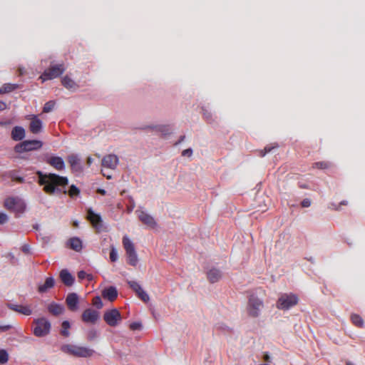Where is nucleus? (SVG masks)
I'll use <instances>...</instances> for the list:
<instances>
[{
	"mask_svg": "<svg viewBox=\"0 0 365 365\" xmlns=\"http://www.w3.org/2000/svg\"><path fill=\"white\" fill-rule=\"evenodd\" d=\"M38 182L43 185V190L48 195L66 194V187L68 185V179L64 176H60L55 173H43L37 171Z\"/></svg>",
	"mask_w": 365,
	"mask_h": 365,
	"instance_id": "f257e3e1",
	"label": "nucleus"
},
{
	"mask_svg": "<svg viewBox=\"0 0 365 365\" xmlns=\"http://www.w3.org/2000/svg\"><path fill=\"white\" fill-rule=\"evenodd\" d=\"M61 351L76 357L83 358L91 357L95 352L94 350L90 348L73 344H66L62 346Z\"/></svg>",
	"mask_w": 365,
	"mask_h": 365,
	"instance_id": "f03ea898",
	"label": "nucleus"
},
{
	"mask_svg": "<svg viewBox=\"0 0 365 365\" xmlns=\"http://www.w3.org/2000/svg\"><path fill=\"white\" fill-rule=\"evenodd\" d=\"M34 334L37 337H43L49 334L51 325L50 322L45 317L34 320Z\"/></svg>",
	"mask_w": 365,
	"mask_h": 365,
	"instance_id": "7ed1b4c3",
	"label": "nucleus"
},
{
	"mask_svg": "<svg viewBox=\"0 0 365 365\" xmlns=\"http://www.w3.org/2000/svg\"><path fill=\"white\" fill-rule=\"evenodd\" d=\"M122 242L127 255L128 263L133 267H135L138 264V258L134 244L127 236L123 237Z\"/></svg>",
	"mask_w": 365,
	"mask_h": 365,
	"instance_id": "20e7f679",
	"label": "nucleus"
},
{
	"mask_svg": "<svg viewBox=\"0 0 365 365\" xmlns=\"http://www.w3.org/2000/svg\"><path fill=\"white\" fill-rule=\"evenodd\" d=\"M299 302L297 295L294 294H282L276 304L277 308L282 310H288L297 305Z\"/></svg>",
	"mask_w": 365,
	"mask_h": 365,
	"instance_id": "39448f33",
	"label": "nucleus"
},
{
	"mask_svg": "<svg viewBox=\"0 0 365 365\" xmlns=\"http://www.w3.org/2000/svg\"><path fill=\"white\" fill-rule=\"evenodd\" d=\"M43 146V143L38 140H24L14 147V151L17 153L33 151L40 149Z\"/></svg>",
	"mask_w": 365,
	"mask_h": 365,
	"instance_id": "423d86ee",
	"label": "nucleus"
},
{
	"mask_svg": "<svg viewBox=\"0 0 365 365\" xmlns=\"http://www.w3.org/2000/svg\"><path fill=\"white\" fill-rule=\"evenodd\" d=\"M264 307L262 299L255 295H251L248 300L247 313L252 317H257Z\"/></svg>",
	"mask_w": 365,
	"mask_h": 365,
	"instance_id": "0eeeda50",
	"label": "nucleus"
},
{
	"mask_svg": "<svg viewBox=\"0 0 365 365\" xmlns=\"http://www.w3.org/2000/svg\"><path fill=\"white\" fill-rule=\"evenodd\" d=\"M103 319L110 327H116L122 320L120 312L117 309H112L105 312Z\"/></svg>",
	"mask_w": 365,
	"mask_h": 365,
	"instance_id": "6e6552de",
	"label": "nucleus"
},
{
	"mask_svg": "<svg viewBox=\"0 0 365 365\" xmlns=\"http://www.w3.org/2000/svg\"><path fill=\"white\" fill-rule=\"evenodd\" d=\"M64 71L65 68L63 64L52 66L43 72L41 76V78L43 81L53 79L60 76Z\"/></svg>",
	"mask_w": 365,
	"mask_h": 365,
	"instance_id": "1a4fd4ad",
	"label": "nucleus"
},
{
	"mask_svg": "<svg viewBox=\"0 0 365 365\" xmlns=\"http://www.w3.org/2000/svg\"><path fill=\"white\" fill-rule=\"evenodd\" d=\"M26 119L30 121L29 131L33 134H38L43 130V122L38 115L31 114L26 115Z\"/></svg>",
	"mask_w": 365,
	"mask_h": 365,
	"instance_id": "9d476101",
	"label": "nucleus"
},
{
	"mask_svg": "<svg viewBox=\"0 0 365 365\" xmlns=\"http://www.w3.org/2000/svg\"><path fill=\"white\" fill-rule=\"evenodd\" d=\"M99 312L93 309L88 308L83 311L81 320L86 324H95L99 319Z\"/></svg>",
	"mask_w": 365,
	"mask_h": 365,
	"instance_id": "9b49d317",
	"label": "nucleus"
},
{
	"mask_svg": "<svg viewBox=\"0 0 365 365\" xmlns=\"http://www.w3.org/2000/svg\"><path fill=\"white\" fill-rule=\"evenodd\" d=\"M87 217L96 232H100L102 231L103 221L99 215L95 213L91 209H88Z\"/></svg>",
	"mask_w": 365,
	"mask_h": 365,
	"instance_id": "f8f14e48",
	"label": "nucleus"
},
{
	"mask_svg": "<svg viewBox=\"0 0 365 365\" xmlns=\"http://www.w3.org/2000/svg\"><path fill=\"white\" fill-rule=\"evenodd\" d=\"M139 220L145 225L150 228H155L157 226V223L155 219L148 213L143 210H136Z\"/></svg>",
	"mask_w": 365,
	"mask_h": 365,
	"instance_id": "ddd939ff",
	"label": "nucleus"
},
{
	"mask_svg": "<svg viewBox=\"0 0 365 365\" xmlns=\"http://www.w3.org/2000/svg\"><path fill=\"white\" fill-rule=\"evenodd\" d=\"M4 206L8 210H14L17 212H23L25 207L24 202L14 197H9L4 202Z\"/></svg>",
	"mask_w": 365,
	"mask_h": 365,
	"instance_id": "4468645a",
	"label": "nucleus"
},
{
	"mask_svg": "<svg viewBox=\"0 0 365 365\" xmlns=\"http://www.w3.org/2000/svg\"><path fill=\"white\" fill-rule=\"evenodd\" d=\"M119 159L114 154H108L105 155L101 160V165L103 168L115 170L118 165Z\"/></svg>",
	"mask_w": 365,
	"mask_h": 365,
	"instance_id": "2eb2a0df",
	"label": "nucleus"
},
{
	"mask_svg": "<svg viewBox=\"0 0 365 365\" xmlns=\"http://www.w3.org/2000/svg\"><path fill=\"white\" fill-rule=\"evenodd\" d=\"M66 303L68 309L76 312L78 309L79 298L76 293H69L66 298Z\"/></svg>",
	"mask_w": 365,
	"mask_h": 365,
	"instance_id": "dca6fc26",
	"label": "nucleus"
},
{
	"mask_svg": "<svg viewBox=\"0 0 365 365\" xmlns=\"http://www.w3.org/2000/svg\"><path fill=\"white\" fill-rule=\"evenodd\" d=\"M59 277L61 282L67 287L72 286L75 281L73 276L67 269H62L60 272Z\"/></svg>",
	"mask_w": 365,
	"mask_h": 365,
	"instance_id": "f3484780",
	"label": "nucleus"
},
{
	"mask_svg": "<svg viewBox=\"0 0 365 365\" xmlns=\"http://www.w3.org/2000/svg\"><path fill=\"white\" fill-rule=\"evenodd\" d=\"M102 297L104 299L113 302L118 297V291L115 287L110 286L102 291Z\"/></svg>",
	"mask_w": 365,
	"mask_h": 365,
	"instance_id": "a211bd4d",
	"label": "nucleus"
},
{
	"mask_svg": "<svg viewBox=\"0 0 365 365\" xmlns=\"http://www.w3.org/2000/svg\"><path fill=\"white\" fill-rule=\"evenodd\" d=\"M8 307L13 311L21 313L26 316H29L32 314V310L29 306L8 304Z\"/></svg>",
	"mask_w": 365,
	"mask_h": 365,
	"instance_id": "6ab92c4d",
	"label": "nucleus"
},
{
	"mask_svg": "<svg viewBox=\"0 0 365 365\" xmlns=\"http://www.w3.org/2000/svg\"><path fill=\"white\" fill-rule=\"evenodd\" d=\"M47 163L58 170H62L65 168L64 161L61 157H51L49 159H48Z\"/></svg>",
	"mask_w": 365,
	"mask_h": 365,
	"instance_id": "aec40b11",
	"label": "nucleus"
},
{
	"mask_svg": "<svg viewBox=\"0 0 365 365\" xmlns=\"http://www.w3.org/2000/svg\"><path fill=\"white\" fill-rule=\"evenodd\" d=\"M11 138L15 141H19L25 138V130L23 127L15 126L11 130Z\"/></svg>",
	"mask_w": 365,
	"mask_h": 365,
	"instance_id": "412c9836",
	"label": "nucleus"
},
{
	"mask_svg": "<svg viewBox=\"0 0 365 365\" xmlns=\"http://www.w3.org/2000/svg\"><path fill=\"white\" fill-rule=\"evenodd\" d=\"M55 280L52 277H47L45 280V282L43 284H41L38 287V292L39 293H45L49 289H51L54 287Z\"/></svg>",
	"mask_w": 365,
	"mask_h": 365,
	"instance_id": "4be33fe9",
	"label": "nucleus"
},
{
	"mask_svg": "<svg viewBox=\"0 0 365 365\" xmlns=\"http://www.w3.org/2000/svg\"><path fill=\"white\" fill-rule=\"evenodd\" d=\"M68 162L73 171H81L82 168L80 163V159L76 155H71L68 157Z\"/></svg>",
	"mask_w": 365,
	"mask_h": 365,
	"instance_id": "5701e85b",
	"label": "nucleus"
},
{
	"mask_svg": "<svg viewBox=\"0 0 365 365\" xmlns=\"http://www.w3.org/2000/svg\"><path fill=\"white\" fill-rule=\"evenodd\" d=\"M48 310L51 314L58 316L63 312L64 308L61 304L53 302L48 305Z\"/></svg>",
	"mask_w": 365,
	"mask_h": 365,
	"instance_id": "b1692460",
	"label": "nucleus"
},
{
	"mask_svg": "<svg viewBox=\"0 0 365 365\" xmlns=\"http://www.w3.org/2000/svg\"><path fill=\"white\" fill-rule=\"evenodd\" d=\"M222 277L220 270L217 269H211L207 272V279L211 283L217 282Z\"/></svg>",
	"mask_w": 365,
	"mask_h": 365,
	"instance_id": "393cba45",
	"label": "nucleus"
},
{
	"mask_svg": "<svg viewBox=\"0 0 365 365\" xmlns=\"http://www.w3.org/2000/svg\"><path fill=\"white\" fill-rule=\"evenodd\" d=\"M69 245L72 250H73L76 252H79L82 249V242L78 237L71 238L69 240Z\"/></svg>",
	"mask_w": 365,
	"mask_h": 365,
	"instance_id": "a878e982",
	"label": "nucleus"
},
{
	"mask_svg": "<svg viewBox=\"0 0 365 365\" xmlns=\"http://www.w3.org/2000/svg\"><path fill=\"white\" fill-rule=\"evenodd\" d=\"M61 82L64 87L70 90H75L78 87L76 82L68 76L63 77Z\"/></svg>",
	"mask_w": 365,
	"mask_h": 365,
	"instance_id": "bb28decb",
	"label": "nucleus"
},
{
	"mask_svg": "<svg viewBox=\"0 0 365 365\" xmlns=\"http://www.w3.org/2000/svg\"><path fill=\"white\" fill-rule=\"evenodd\" d=\"M19 86L18 84L5 83L0 88V94L10 93L17 88Z\"/></svg>",
	"mask_w": 365,
	"mask_h": 365,
	"instance_id": "cd10ccee",
	"label": "nucleus"
},
{
	"mask_svg": "<svg viewBox=\"0 0 365 365\" xmlns=\"http://www.w3.org/2000/svg\"><path fill=\"white\" fill-rule=\"evenodd\" d=\"M351 321L357 327L361 328L364 327V320L359 314H351Z\"/></svg>",
	"mask_w": 365,
	"mask_h": 365,
	"instance_id": "c85d7f7f",
	"label": "nucleus"
},
{
	"mask_svg": "<svg viewBox=\"0 0 365 365\" xmlns=\"http://www.w3.org/2000/svg\"><path fill=\"white\" fill-rule=\"evenodd\" d=\"M331 167V163L328 161L316 162L313 163L312 168L321 170H326Z\"/></svg>",
	"mask_w": 365,
	"mask_h": 365,
	"instance_id": "c756f323",
	"label": "nucleus"
},
{
	"mask_svg": "<svg viewBox=\"0 0 365 365\" xmlns=\"http://www.w3.org/2000/svg\"><path fill=\"white\" fill-rule=\"evenodd\" d=\"M70 323L68 321H63L61 324V334L65 337H68L70 335L69 329Z\"/></svg>",
	"mask_w": 365,
	"mask_h": 365,
	"instance_id": "7c9ffc66",
	"label": "nucleus"
},
{
	"mask_svg": "<svg viewBox=\"0 0 365 365\" xmlns=\"http://www.w3.org/2000/svg\"><path fill=\"white\" fill-rule=\"evenodd\" d=\"M158 132L161 133L163 135H168L170 133V128L169 125H156L151 128Z\"/></svg>",
	"mask_w": 365,
	"mask_h": 365,
	"instance_id": "2f4dec72",
	"label": "nucleus"
},
{
	"mask_svg": "<svg viewBox=\"0 0 365 365\" xmlns=\"http://www.w3.org/2000/svg\"><path fill=\"white\" fill-rule=\"evenodd\" d=\"M98 336V333L96 329H91L87 331L86 338L89 341H92L96 339Z\"/></svg>",
	"mask_w": 365,
	"mask_h": 365,
	"instance_id": "473e14b6",
	"label": "nucleus"
},
{
	"mask_svg": "<svg viewBox=\"0 0 365 365\" xmlns=\"http://www.w3.org/2000/svg\"><path fill=\"white\" fill-rule=\"evenodd\" d=\"M71 197H74L80 194V190L74 185L70 187V189L67 190V193Z\"/></svg>",
	"mask_w": 365,
	"mask_h": 365,
	"instance_id": "72a5a7b5",
	"label": "nucleus"
},
{
	"mask_svg": "<svg viewBox=\"0 0 365 365\" xmlns=\"http://www.w3.org/2000/svg\"><path fill=\"white\" fill-rule=\"evenodd\" d=\"M55 104H56L55 101H49L46 102L43 106V113L51 112L53 109Z\"/></svg>",
	"mask_w": 365,
	"mask_h": 365,
	"instance_id": "f704fd0d",
	"label": "nucleus"
},
{
	"mask_svg": "<svg viewBox=\"0 0 365 365\" xmlns=\"http://www.w3.org/2000/svg\"><path fill=\"white\" fill-rule=\"evenodd\" d=\"M9 360V355L6 350L0 349V363L5 364Z\"/></svg>",
	"mask_w": 365,
	"mask_h": 365,
	"instance_id": "c9c22d12",
	"label": "nucleus"
},
{
	"mask_svg": "<svg viewBox=\"0 0 365 365\" xmlns=\"http://www.w3.org/2000/svg\"><path fill=\"white\" fill-rule=\"evenodd\" d=\"M128 284L134 292L140 291L143 289L140 284L135 281H128Z\"/></svg>",
	"mask_w": 365,
	"mask_h": 365,
	"instance_id": "e433bc0d",
	"label": "nucleus"
},
{
	"mask_svg": "<svg viewBox=\"0 0 365 365\" xmlns=\"http://www.w3.org/2000/svg\"><path fill=\"white\" fill-rule=\"evenodd\" d=\"M138 297L140 299L144 302H148L150 300V297L147 292L144 291L143 289H140V293L138 295Z\"/></svg>",
	"mask_w": 365,
	"mask_h": 365,
	"instance_id": "4c0bfd02",
	"label": "nucleus"
},
{
	"mask_svg": "<svg viewBox=\"0 0 365 365\" xmlns=\"http://www.w3.org/2000/svg\"><path fill=\"white\" fill-rule=\"evenodd\" d=\"M110 259L113 262H115L118 259V253L114 247H111L110 252Z\"/></svg>",
	"mask_w": 365,
	"mask_h": 365,
	"instance_id": "58836bf2",
	"label": "nucleus"
},
{
	"mask_svg": "<svg viewBox=\"0 0 365 365\" xmlns=\"http://www.w3.org/2000/svg\"><path fill=\"white\" fill-rule=\"evenodd\" d=\"M92 304L98 309H101L103 307V303L100 297H95L93 299Z\"/></svg>",
	"mask_w": 365,
	"mask_h": 365,
	"instance_id": "ea45409f",
	"label": "nucleus"
},
{
	"mask_svg": "<svg viewBox=\"0 0 365 365\" xmlns=\"http://www.w3.org/2000/svg\"><path fill=\"white\" fill-rule=\"evenodd\" d=\"M274 147L266 146L263 150H259V155L264 157L267 153H269Z\"/></svg>",
	"mask_w": 365,
	"mask_h": 365,
	"instance_id": "a19ab883",
	"label": "nucleus"
},
{
	"mask_svg": "<svg viewBox=\"0 0 365 365\" xmlns=\"http://www.w3.org/2000/svg\"><path fill=\"white\" fill-rule=\"evenodd\" d=\"M9 218L7 215L0 212V225H4L8 221Z\"/></svg>",
	"mask_w": 365,
	"mask_h": 365,
	"instance_id": "79ce46f5",
	"label": "nucleus"
},
{
	"mask_svg": "<svg viewBox=\"0 0 365 365\" xmlns=\"http://www.w3.org/2000/svg\"><path fill=\"white\" fill-rule=\"evenodd\" d=\"M141 328V324L139 322H133L130 324V329L131 330H138Z\"/></svg>",
	"mask_w": 365,
	"mask_h": 365,
	"instance_id": "37998d69",
	"label": "nucleus"
},
{
	"mask_svg": "<svg viewBox=\"0 0 365 365\" xmlns=\"http://www.w3.org/2000/svg\"><path fill=\"white\" fill-rule=\"evenodd\" d=\"M10 177L13 181L16 180L19 182H23L24 181V178L22 177H16L14 173H11Z\"/></svg>",
	"mask_w": 365,
	"mask_h": 365,
	"instance_id": "c03bdc74",
	"label": "nucleus"
},
{
	"mask_svg": "<svg viewBox=\"0 0 365 365\" xmlns=\"http://www.w3.org/2000/svg\"><path fill=\"white\" fill-rule=\"evenodd\" d=\"M192 155V150L191 148L185 149L182 152V156L190 157Z\"/></svg>",
	"mask_w": 365,
	"mask_h": 365,
	"instance_id": "a18cd8bd",
	"label": "nucleus"
},
{
	"mask_svg": "<svg viewBox=\"0 0 365 365\" xmlns=\"http://www.w3.org/2000/svg\"><path fill=\"white\" fill-rule=\"evenodd\" d=\"M86 276H87V273L83 270H81L78 272V277L80 280L86 279Z\"/></svg>",
	"mask_w": 365,
	"mask_h": 365,
	"instance_id": "49530a36",
	"label": "nucleus"
},
{
	"mask_svg": "<svg viewBox=\"0 0 365 365\" xmlns=\"http://www.w3.org/2000/svg\"><path fill=\"white\" fill-rule=\"evenodd\" d=\"M11 328V325H0V333L7 331Z\"/></svg>",
	"mask_w": 365,
	"mask_h": 365,
	"instance_id": "de8ad7c7",
	"label": "nucleus"
},
{
	"mask_svg": "<svg viewBox=\"0 0 365 365\" xmlns=\"http://www.w3.org/2000/svg\"><path fill=\"white\" fill-rule=\"evenodd\" d=\"M311 205V201L309 199H304L302 202V206L303 207H308Z\"/></svg>",
	"mask_w": 365,
	"mask_h": 365,
	"instance_id": "09e8293b",
	"label": "nucleus"
},
{
	"mask_svg": "<svg viewBox=\"0 0 365 365\" xmlns=\"http://www.w3.org/2000/svg\"><path fill=\"white\" fill-rule=\"evenodd\" d=\"M21 250L25 254H29L30 252V247L28 245H24L21 247Z\"/></svg>",
	"mask_w": 365,
	"mask_h": 365,
	"instance_id": "8fccbe9b",
	"label": "nucleus"
},
{
	"mask_svg": "<svg viewBox=\"0 0 365 365\" xmlns=\"http://www.w3.org/2000/svg\"><path fill=\"white\" fill-rule=\"evenodd\" d=\"M7 105L5 102L0 101V111L4 110L6 109Z\"/></svg>",
	"mask_w": 365,
	"mask_h": 365,
	"instance_id": "3c124183",
	"label": "nucleus"
},
{
	"mask_svg": "<svg viewBox=\"0 0 365 365\" xmlns=\"http://www.w3.org/2000/svg\"><path fill=\"white\" fill-rule=\"evenodd\" d=\"M263 358H264V360L265 361L269 362V361H270V356H269V355L267 353H265V354H264V357H263Z\"/></svg>",
	"mask_w": 365,
	"mask_h": 365,
	"instance_id": "603ef678",
	"label": "nucleus"
},
{
	"mask_svg": "<svg viewBox=\"0 0 365 365\" xmlns=\"http://www.w3.org/2000/svg\"><path fill=\"white\" fill-rule=\"evenodd\" d=\"M185 135H182V136H180V138L179 140H178V142H176V143H175V145H177L180 144V143H182V142L185 140Z\"/></svg>",
	"mask_w": 365,
	"mask_h": 365,
	"instance_id": "864d4df0",
	"label": "nucleus"
},
{
	"mask_svg": "<svg viewBox=\"0 0 365 365\" xmlns=\"http://www.w3.org/2000/svg\"><path fill=\"white\" fill-rule=\"evenodd\" d=\"M86 279L88 282H91L93 279V276L91 274H87Z\"/></svg>",
	"mask_w": 365,
	"mask_h": 365,
	"instance_id": "5fc2aeb1",
	"label": "nucleus"
},
{
	"mask_svg": "<svg viewBox=\"0 0 365 365\" xmlns=\"http://www.w3.org/2000/svg\"><path fill=\"white\" fill-rule=\"evenodd\" d=\"M93 158H92L91 157H88V158H87V165H88V166H91V164L93 163Z\"/></svg>",
	"mask_w": 365,
	"mask_h": 365,
	"instance_id": "6e6d98bb",
	"label": "nucleus"
},
{
	"mask_svg": "<svg viewBox=\"0 0 365 365\" xmlns=\"http://www.w3.org/2000/svg\"><path fill=\"white\" fill-rule=\"evenodd\" d=\"M97 192H98V193L103 195H105L106 193V191L103 189H98Z\"/></svg>",
	"mask_w": 365,
	"mask_h": 365,
	"instance_id": "4d7b16f0",
	"label": "nucleus"
},
{
	"mask_svg": "<svg viewBox=\"0 0 365 365\" xmlns=\"http://www.w3.org/2000/svg\"><path fill=\"white\" fill-rule=\"evenodd\" d=\"M19 73L20 76H22L25 73V70L23 68H19Z\"/></svg>",
	"mask_w": 365,
	"mask_h": 365,
	"instance_id": "13d9d810",
	"label": "nucleus"
},
{
	"mask_svg": "<svg viewBox=\"0 0 365 365\" xmlns=\"http://www.w3.org/2000/svg\"><path fill=\"white\" fill-rule=\"evenodd\" d=\"M102 174H103V175L104 177H106L107 179H111V178H112L110 175H109V174H107V175H106V174L105 173H103V171H102Z\"/></svg>",
	"mask_w": 365,
	"mask_h": 365,
	"instance_id": "bf43d9fd",
	"label": "nucleus"
},
{
	"mask_svg": "<svg viewBox=\"0 0 365 365\" xmlns=\"http://www.w3.org/2000/svg\"><path fill=\"white\" fill-rule=\"evenodd\" d=\"M204 115H205V117L207 120H209V119H210V114H209V113H207V112H205V113H204Z\"/></svg>",
	"mask_w": 365,
	"mask_h": 365,
	"instance_id": "052dcab7",
	"label": "nucleus"
},
{
	"mask_svg": "<svg viewBox=\"0 0 365 365\" xmlns=\"http://www.w3.org/2000/svg\"><path fill=\"white\" fill-rule=\"evenodd\" d=\"M340 205H347V202H346V201H345V200L341 201V202H340Z\"/></svg>",
	"mask_w": 365,
	"mask_h": 365,
	"instance_id": "680f3d73",
	"label": "nucleus"
},
{
	"mask_svg": "<svg viewBox=\"0 0 365 365\" xmlns=\"http://www.w3.org/2000/svg\"><path fill=\"white\" fill-rule=\"evenodd\" d=\"M135 294H137V296H138V295L139 294V293H140V291H135Z\"/></svg>",
	"mask_w": 365,
	"mask_h": 365,
	"instance_id": "e2e57ef3",
	"label": "nucleus"
},
{
	"mask_svg": "<svg viewBox=\"0 0 365 365\" xmlns=\"http://www.w3.org/2000/svg\"><path fill=\"white\" fill-rule=\"evenodd\" d=\"M74 225H75L76 227H77V226H78V223H77V222H75V223H74Z\"/></svg>",
	"mask_w": 365,
	"mask_h": 365,
	"instance_id": "0e129e2a",
	"label": "nucleus"
}]
</instances>
